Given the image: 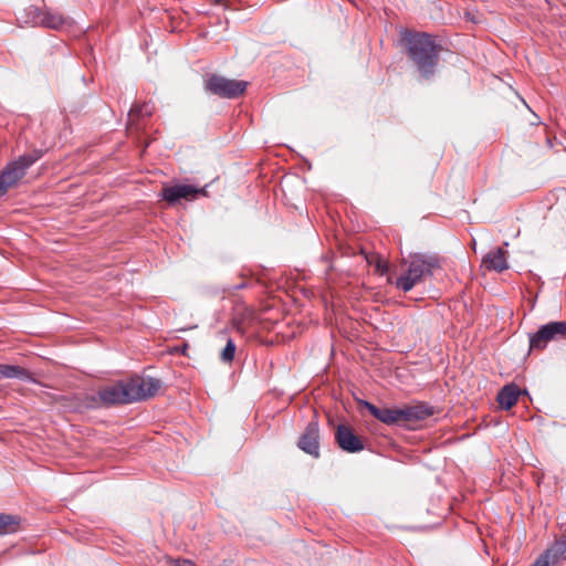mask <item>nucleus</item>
Returning <instances> with one entry per match:
<instances>
[{
    "label": "nucleus",
    "mask_w": 566,
    "mask_h": 566,
    "mask_svg": "<svg viewBox=\"0 0 566 566\" xmlns=\"http://www.w3.org/2000/svg\"><path fill=\"white\" fill-rule=\"evenodd\" d=\"M433 415V409L426 403L403 405L398 407L399 426L413 428L412 424Z\"/></svg>",
    "instance_id": "obj_8"
},
{
    "label": "nucleus",
    "mask_w": 566,
    "mask_h": 566,
    "mask_svg": "<svg viewBox=\"0 0 566 566\" xmlns=\"http://www.w3.org/2000/svg\"><path fill=\"white\" fill-rule=\"evenodd\" d=\"M506 254L503 248H496L483 258L482 265L490 271L502 272L509 268Z\"/></svg>",
    "instance_id": "obj_13"
},
{
    "label": "nucleus",
    "mask_w": 566,
    "mask_h": 566,
    "mask_svg": "<svg viewBox=\"0 0 566 566\" xmlns=\"http://www.w3.org/2000/svg\"><path fill=\"white\" fill-rule=\"evenodd\" d=\"M531 566H552L543 555H539L537 559Z\"/></svg>",
    "instance_id": "obj_23"
},
{
    "label": "nucleus",
    "mask_w": 566,
    "mask_h": 566,
    "mask_svg": "<svg viewBox=\"0 0 566 566\" xmlns=\"http://www.w3.org/2000/svg\"><path fill=\"white\" fill-rule=\"evenodd\" d=\"M552 566H558L566 559V534L556 539L543 554Z\"/></svg>",
    "instance_id": "obj_14"
},
{
    "label": "nucleus",
    "mask_w": 566,
    "mask_h": 566,
    "mask_svg": "<svg viewBox=\"0 0 566 566\" xmlns=\"http://www.w3.org/2000/svg\"><path fill=\"white\" fill-rule=\"evenodd\" d=\"M65 23L62 14L51 11H44L40 20V25L49 29H60Z\"/></svg>",
    "instance_id": "obj_18"
},
{
    "label": "nucleus",
    "mask_w": 566,
    "mask_h": 566,
    "mask_svg": "<svg viewBox=\"0 0 566 566\" xmlns=\"http://www.w3.org/2000/svg\"><path fill=\"white\" fill-rule=\"evenodd\" d=\"M367 261L370 265L375 266V271L380 275L386 274L389 270L388 262L377 254L367 258Z\"/></svg>",
    "instance_id": "obj_20"
},
{
    "label": "nucleus",
    "mask_w": 566,
    "mask_h": 566,
    "mask_svg": "<svg viewBox=\"0 0 566 566\" xmlns=\"http://www.w3.org/2000/svg\"><path fill=\"white\" fill-rule=\"evenodd\" d=\"M234 354H235V344L231 338H229L226 344V347L221 352L220 358L224 363H230L233 360Z\"/></svg>",
    "instance_id": "obj_22"
},
{
    "label": "nucleus",
    "mask_w": 566,
    "mask_h": 566,
    "mask_svg": "<svg viewBox=\"0 0 566 566\" xmlns=\"http://www.w3.org/2000/svg\"><path fill=\"white\" fill-rule=\"evenodd\" d=\"M403 41L407 56L420 76L427 81L431 80L436 74L441 46L426 32L406 33Z\"/></svg>",
    "instance_id": "obj_1"
},
{
    "label": "nucleus",
    "mask_w": 566,
    "mask_h": 566,
    "mask_svg": "<svg viewBox=\"0 0 566 566\" xmlns=\"http://www.w3.org/2000/svg\"><path fill=\"white\" fill-rule=\"evenodd\" d=\"M566 338V321L549 322L530 337V350H543L553 340Z\"/></svg>",
    "instance_id": "obj_6"
},
{
    "label": "nucleus",
    "mask_w": 566,
    "mask_h": 566,
    "mask_svg": "<svg viewBox=\"0 0 566 566\" xmlns=\"http://www.w3.org/2000/svg\"><path fill=\"white\" fill-rule=\"evenodd\" d=\"M244 286H245V284L242 283V284H239V285L234 286L233 289L240 290V289H243Z\"/></svg>",
    "instance_id": "obj_27"
},
{
    "label": "nucleus",
    "mask_w": 566,
    "mask_h": 566,
    "mask_svg": "<svg viewBox=\"0 0 566 566\" xmlns=\"http://www.w3.org/2000/svg\"><path fill=\"white\" fill-rule=\"evenodd\" d=\"M365 408L373 417L387 426H399L398 407L397 408H378L371 402L364 401Z\"/></svg>",
    "instance_id": "obj_12"
},
{
    "label": "nucleus",
    "mask_w": 566,
    "mask_h": 566,
    "mask_svg": "<svg viewBox=\"0 0 566 566\" xmlns=\"http://www.w3.org/2000/svg\"><path fill=\"white\" fill-rule=\"evenodd\" d=\"M87 408H98L101 406L130 403L126 380L103 387L97 395L85 397Z\"/></svg>",
    "instance_id": "obj_4"
},
{
    "label": "nucleus",
    "mask_w": 566,
    "mask_h": 566,
    "mask_svg": "<svg viewBox=\"0 0 566 566\" xmlns=\"http://www.w3.org/2000/svg\"><path fill=\"white\" fill-rule=\"evenodd\" d=\"M200 195H201V196H207V195H208V192H207V190H206V187H202V188H198V187H197L196 198H197L198 196H200Z\"/></svg>",
    "instance_id": "obj_25"
},
{
    "label": "nucleus",
    "mask_w": 566,
    "mask_h": 566,
    "mask_svg": "<svg viewBox=\"0 0 566 566\" xmlns=\"http://www.w3.org/2000/svg\"><path fill=\"white\" fill-rule=\"evenodd\" d=\"M520 395L521 389L517 385H505L497 394V402L502 409L509 410L517 402Z\"/></svg>",
    "instance_id": "obj_15"
},
{
    "label": "nucleus",
    "mask_w": 566,
    "mask_h": 566,
    "mask_svg": "<svg viewBox=\"0 0 566 566\" xmlns=\"http://www.w3.org/2000/svg\"><path fill=\"white\" fill-rule=\"evenodd\" d=\"M197 187L191 185H174V186H164L161 189V198L166 200L169 205H175L179 202L181 199L185 200H195L196 199Z\"/></svg>",
    "instance_id": "obj_11"
},
{
    "label": "nucleus",
    "mask_w": 566,
    "mask_h": 566,
    "mask_svg": "<svg viewBox=\"0 0 566 566\" xmlns=\"http://www.w3.org/2000/svg\"><path fill=\"white\" fill-rule=\"evenodd\" d=\"M3 378H18L35 381L32 375L23 367L17 365L0 364V379Z\"/></svg>",
    "instance_id": "obj_16"
},
{
    "label": "nucleus",
    "mask_w": 566,
    "mask_h": 566,
    "mask_svg": "<svg viewBox=\"0 0 566 566\" xmlns=\"http://www.w3.org/2000/svg\"><path fill=\"white\" fill-rule=\"evenodd\" d=\"M43 12L41 9L34 6H30L24 10L25 13V23H31L33 25H40V20L43 15Z\"/></svg>",
    "instance_id": "obj_19"
},
{
    "label": "nucleus",
    "mask_w": 566,
    "mask_h": 566,
    "mask_svg": "<svg viewBox=\"0 0 566 566\" xmlns=\"http://www.w3.org/2000/svg\"><path fill=\"white\" fill-rule=\"evenodd\" d=\"M297 447L314 458L319 457V428L316 420L307 423L298 439Z\"/></svg>",
    "instance_id": "obj_9"
},
{
    "label": "nucleus",
    "mask_w": 566,
    "mask_h": 566,
    "mask_svg": "<svg viewBox=\"0 0 566 566\" xmlns=\"http://www.w3.org/2000/svg\"><path fill=\"white\" fill-rule=\"evenodd\" d=\"M19 516L0 513V536L15 533L19 530Z\"/></svg>",
    "instance_id": "obj_17"
},
{
    "label": "nucleus",
    "mask_w": 566,
    "mask_h": 566,
    "mask_svg": "<svg viewBox=\"0 0 566 566\" xmlns=\"http://www.w3.org/2000/svg\"><path fill=\"white\" fill-rule=\"evenodd\" d=\"M153 113V106L148 103L144 104H137L133 106L129 111V118L133 119L135 117H142V116H150Z\"/></svg>",
    "instance_id": "obj_21"
},
{
    "label": "nucleus",
    "mask_w": 566,
    "mask_h": 566,
    "mask_svg": "<svg viewBox=\"0 0 566 566\" xmlns=\"http://www.w3.org/2000/svg\"><path fill=\"white\" fill-rule=\"evenodd\" d=\"M175 566H196L191 560H178Z\"/></svg>",
    "instance_id": "obj_24"
},
{
    "label": "nucleus",
    "mask_w": 566,
    "mask_h": 566,
    "mask_svg": "<svg viewBox=\"0 0 566 566\" xmlns=\"http://www.w3.org/2000/svg\"><path fill=\"white\" fill-rule=\"evenodd\" d=\"M41 157L42 151L34 150L9 163L0 172V198L3 197L9 189L18 186L19 181L25 176L27 170Z\"/></svg>",
    "instance_id": "obj_3"
},
{
    "label": "nucleus",
    "mask_w": 566,
    "mask_h": 566,
    "mask_svg": "<svg viewBox=\"0 0 566 566\" xmlns=\"http://www.w3.org/2000/svg\"><path fill=\"white\" fill-rule=\"evenodd\" d=\"M187 349H188V344H186V343H185V344L181 346V349H180V350H181V353L185 355Z\"/></svg>",
    "instance_id": "obj_26"
},
{
    "label": "nucleus",
    "mask_w": 566,
    "mask_h": 566,
    "mask_svg": "<svg viewBox=\"0 0 566 566\" xmlns=\"http://www.w3.org/2000/svg\"><path fill=\"white\" fill-rule=\"evenodd\" d=\"M409 265L405 274L399 276L395 285L403 292H409L427 275L441 268V259L437 254L413 253L409 255Z\"/></svg>",
    "instance_id": "obj_2"
},
{
    "label": "nucleus",
    "mask_w": 566,
    "mask_h": 566,
    "mask_svg": "<svg viewBox=\"0 0 566 566\" xmlns=\"http://www.w3.org/2000/svg\"><path fill=\"white\" fill-rule=\"evenodd\" d=\"M203 87L213 95L231 99L243 95L248 87V82L227 78L218 74H210L205 77Z\"/></svg>",
    "instance_id": "obj_5"
},
{
    "label": "nucleus",
    "mask_w": 566,
    "mask_h": 566,
    "mask_svg": "<svg viewBox=\"0 0 566 566\" xmlns=\"http://www.w3.org/2000/svg\"><path fill=\"white\" fill-rule=\"evenodd\" d=\"M335 440L338 447L348 453H356L364 450V443L353 429L346 424H338L335 431Z\"/></svg>",
    "instance_id": "obj_10"
},
{
    "label": "nucleus",
    "mask_w": 566,
    "mask_h": 566,
    "mask_svg": "<svg viewBox=\"0 0 566 566\" xmlns=\"http://www.w3.org/2000/svg\"><path fill=\"white\" fill-rule=\"evenodd\" d=\"M126 382L130 402L154 397L161 387L160 380L153 377L134 376L127 379Z\"/></svg>",
    "instance_id": "obj_7"
}]
</instances>
